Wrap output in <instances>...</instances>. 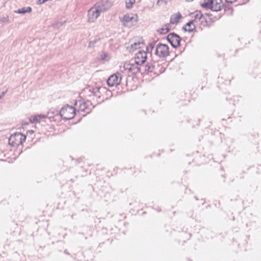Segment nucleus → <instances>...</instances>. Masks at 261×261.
I'll return each mask as SVG.
<instances>
[{"label": "nucleus", "mask_w": 261, "mask_h": 261, "mask_svg": "<svg viewBox=\"0 0 261 261\" xmlns=\"http://www.w3.org/2000/svg\"><path fill=\"white\" fill-rule=\"evenodd\" d=\"M111 6L108 3L100 2L95 4L88 12L87 21L89 23L94 22L99 16L101 12L106 11Z\"/></svg>", "instance_id": "f257e3e1"}, {"label": "nucleus", "mask_w": 261, "mask_h": 261, "mask_svg": "<svg viewBox=\"0 0 261 261\" xmlns=\"http://www.w3.org/2000/svg\"><path fill=\"white\" fill-rule=\"evenodd\" d=\"M124 71L129 75H133L140 72V65L133 60L124 63L123 65Z\"/></svg>", "instance_id": "f03ea898"}, {"label": "nucleus", "mask_w": 261, "mask_h": 261, "mask_svg": "<svg viewBox=\"0 0 261 261\" xmlns=\"http://www.w3.org/2000/svg\"><path fill=\"white\" fill-rule=\"evenodd\" d=\"M60 114L64 119H71L75 116V109L72 106L66 105L62 108Z\"/></svg>", "instance_id": "7ed1b4c3"}, {"label": "nucleus", "mask_w": 261, "mask_h": 261, "mask_svg": "<svg viewBox=\"0 0 261 261\" xmlns=\"http://www.w3.org/2000/svg\"><path fill=\"white\" fill-rule=\"evenodd\" d=\"M155 53L156 55L160 57H166L169 55V48L166 44H159L156 46Z\"/></svg>", "instance_id": "20e7f679"}, {"label": "nucleus", "mask_w": 261, "mask_h": 261, "mask_svg": "<svg viewBox=\"0 0 261 261\" xmlns=\"http://www.w3.org/2000/svg\"><path fill=\"white\" fill-rule=\"evenodd\" d=\"M138 20V15L136 14L128 13L125 14L121 19L123 25L128 26L136 22Z\"/></svg>", "instance_id": "39448f33"}, {"label": "nucleus", "mask_w": 261, "mask_h": 261, "mask_svg": "<svg viewBox=\"0 0 261 261\" xmlns=\"http://www.w3.org/2000/svg\"><path fill=\"white\" fill-rule=\"evenodd\" d=\"M216 20V18L212 15L205 14L204 15L201 21L200 26L202 28H208L212 27Z\"/></svg>", "instance_id": "423d86ee"}, {"label": "nucleus", "mask_w": 261, "mask_h": 261, "mask_svg": "<svg viewBox=\"0 0 261 261\" xmlns=\"http://www.w3.org/2000/svg\"><path fill=\"white\" fill-rule=\"evenodd\" d=\"M74 108L77 112H88L89 110L87 102L82 99L76 101Z\"/></svg>", "instance_id": "0eeeda50"}, {"label": "nucleus", "mask_w": 261, "mask_h": 261, "mask_svg": "<svg viewBox=\"0 0 261 261\" xmlns=\"http://www.w3.org/2000/svg\"><path fill=\"white\" fill-rule=\"evenodd\" d=\"M146 48L147 46L144 40L142 38H140L131 45L130 50L134 51L139 49L143 50L144 48Z\"/></svg>", "instance_id": "6e6552de"}, {"label": "nucleus", "mask_w": 261, "mask_h": 261, "mask_svg": "<svg viewBox=\"0 0 261 261\" xmlns=\"http://www.w3.org/2000/svg\"><path fill=\"white\" fill-rule=\"evenodd\" d=\"M147 59V53L145 51H138L135 57L134 61L137 64L141 66L144 64Z\"/></svg>", "instance_id": "1a4fd4ad"}, {"label": "nucleus", "mask_w": 261, "mask_h": 261, "mask_svg": "<svg viewBox=\"0 0 261 261\" xmlns=\"http://www.w3.org/2000/svg\"><path fill=\"white\" fill-rule=\"evenodd\" d=\"M121 80L120 74H114L111 75L107 81V84L110 87L116 86L118 85Z\"/></svg>", "instance_id": "9d476101"}, {"label": "nucleus", "mask_w": 261, "mask_h": 261, "mask_svg": "<svg viewBox=\"0 0 261 261\" xmlns=\"http://www.w3.org/2000/svg\"><path fill=\"white\" fill-rule=\"evenodd\" d=\"M168 41L174 47H176L180 45V38L175 34L171 33L167 36Z\"/></svg>", "instance_id": "9b49d317"}, {"label": "nucleus", "mask_w": 261, "mask_h": 261, "mask_svg": "<svg viewBox=\"0 0 261 261\" xmlns=\"http://www.w3.org/2000/svg\"><path fill=\"white\" fill-rule=\"evenodd\" d=\"M191 18H192V21H194L196 24L199 23L200 24L201 21H202V18H203L204 15H203L200 11L196 10L193 13H191L190 15Z\"/></svg>", "instance_id": "f8f14e48"}, {"label": "nucleus", "mask_w": 261, "mask_h": 261, "mask_svg": "<svg viewBox=\"0 0 261 261\" xmlns=\"http://www.w3.org/2000/svg\"><path fill=\"white\" fill-rule=\"evenodd\" d=\"M223 7L221 0H212L211 9L214 11H219Z\"/></svg>", "instance_id": "ddd939ff"}, {"label": "nucleus", "mask_w": 261, "mask_h": 261, "mask_svg": "<svg viewBox=\"0 0 261 261\" xmlns=\"http://www.w3.org/2000/svg\"><path fill=\"white\" fill-rule=\"evenodd\" d=\"M47 116L44 115H34L31 116L29 120L32 123H37L40 122L42 120L46 118Z\"/></svg>", "instance_id": "4468645a"}, {"label": "nucleus", "mask_w": 261, "mask_h": 261, "mask_svg": "<svg viewBox=\"0 0 261 261\" xmlns=\"http://www.w3.org/2000/svg\"><path fill=\"white\" fill-rule=\"evenodd\" d=\"M196 24L194 21L191 20L187 23L184 27L185 31L191 32L195 30Z\"/></svg>", "instance_id": "2eb2a0df"}, {"label": "nucleus", "mask_w": 261, "mask_h": 261, "mask_svg": "<svg viewBox=\"0 0 261 261\" xmlns=\"http://www.w3.org/2000/svg\"><path fill=\"white\" fill-rule=\"evenodd\" d=\"M171 28L169 24H166L162 25L157 30L158 33L161 35H164L168 33L170 30Z\"/></svg>", "instance_id": "dca6fc26"}, {"label": "nucleus", "mask_w": 261, "mask_h": 261, "mask_svg": "<svg viewBox=\"0 0 261 261\" xmlns=\"http://www.w3.org/2000/svg\"><path fill=\"white\" fill-rule=\"evenodd\" d=\"M181 18L182 16L180 13H174L172 14L171 16L170 23L172 24H177L180 21Z\"/></svg>", "instance_id": "f3484780"}, {"label": "nucleus", "mask_w": 261, "mask_h": 261, "mask_svg": "<svg viewBox=\"0 0 261 261\" xmlns=\"http://www.w3.org/2000/svg\"><path fill=\"white\" fill-rule=\"evenodd\" d=\"M212 3V0H203V2L202 3H201V6L203 8L211 9Z\"/></svg>", "instance_id": "a211bd4d"}, {"label": "nucleus", "mask_w": 261, "mask_h": 261, "mask_svg": "<svg viewBox=\"0 0 261 261\" xmlns=\"http://www.w3.org/2000/svg\"><path fill=\"white\" fill-rule=\"evenodd\" d=\"M9 143L11 146H15L16 144V139L15 135H12L11 136L9 139Z\"/></svg>", "instance_id": "6ab92c4d"}, {"label": "nucleus", "mask_w": 261, "mask_h": 261, "mask_svg": "<svg viewBox=\"0 0 261 261\" xmlns=\"http://www.w3.org/2000/svg\"><path fill=\"white\" fill-rule=\"evenodd\" d=\"M136 0H126V7L127 9H131L134 4L135 3Z\"/></svg>", "instance_id": "aec40b11"}, {"label": "nucleus", "mask_w": 261, "mask_h": 261, "mask_svg": "<svg viewBox=\"0 0 261 261\" xmlns=\"http://www.w3.org/2000/svg\"><path fill=\"white\" fill-rule=\"evenodd\" d=\"M32 10V9L31 7H27V8H23L20 9H19L17 11V13H25L27 12H30Z\"/></svg>", "instance_id": "412c9836"}, {"label": "nucleus", "mask_w": 261, "mask_h": 261, "mask_svg": "<svg viewBox=\"0 0 261 261\" xmlns=\"http://www.w3.org/2000/svg\"><path fill=\"white\" fill-rule=\"evenodd\" d=\"M17 137H19V139L20 140V144H22V143L25 141L26 139V136L24 135H23L21 134H17Z\"/></svg>", "instance_id": "4be33fe9"}, {"label": "nucleus", "mask_w": 261, "mask_h": 261, "mask_svg": "<svg viewBox=\"0 0 261 261\" xmlns=\"http://www.w3.org/2000/svg\"><path fill=\"white\" fill-rule=\"evenodd\" d=\"M45 2V0H38L37 3L38 4L41 5Z\"/></svg>", "instance_id": "5701e85b"}, {"label": "nucleus", "mask_w": 261, "mask_h": 261, "mask_svg": "<svg viewBox=\"0 0 261 261\" xmlns=\"http://www.w3.org/2000/svg\"><path fill=\"white\" fill-rule=\"evenodd\" d=\"M226 2L229 3H232L235 2L237 0H225Z\"/></svg>", "instance_id": "b1692460"}, {"label": "nucleus", "mask_w": 261, "mask_h": 261, "mask_svg": "<svg viewBox=\"0 0 261 261\" xmlns=\"http://www.w3.org/2000/svg\"><path fill=\"white\" fill-rule=\"evenodd\" d=\"M187 2H192L193 1V0H186Z\"/></svg>", "instance_id": "393cba45"}, {"label": "nucleus", "mask_w": 261, "mask_h": 261, "mask_svg": "<svg viewBox=\"0 0 261 261\" xmlns=\"http://www.w3.org/2000/svg\"><path fill=\"white\" fill-rule=\"evenodd\" d=\"M34 132L33 130H31V133H33Z\"/></svg>", "instance_id": "a878e982"}]
</instances>
